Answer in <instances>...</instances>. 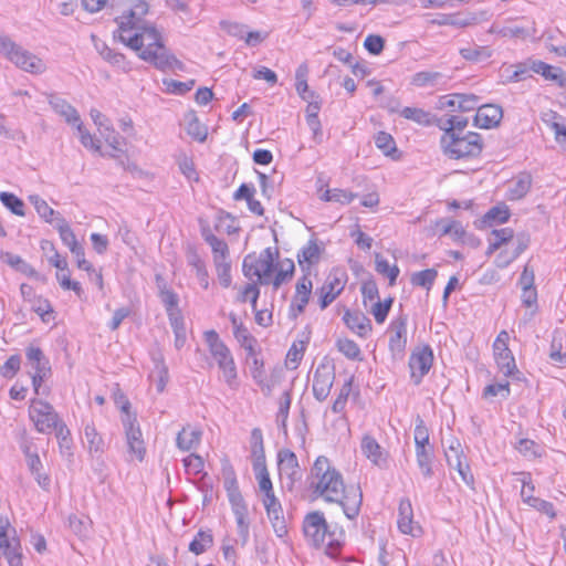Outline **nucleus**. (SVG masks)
Masks as SVG:
<instances>
[{"instance_id": "obj_1", "label": "nucleus", "mask_w": 566, "mask_h": 566, "mask_svg": "<svg viewBox=\"0 0 566 566\" xmlns=\"http://www.w3.org/2000/svg\"><path fill=\"white\" fill-rule=\"evenodd\" d=\"M114 38L137 53V56L155 69L167 71H186L184 62L165 45L161 32L154 23L127 28L114 32Z\"/></svg>"}, {"instance_id": "obj_2", "label": "nucleus", "mask_w": 566, "mask_h": 566, "mask_svg": "<svg viewBox=\"0 0 566 566\" xmlns=\"http://www.w3.org/2000/svg\"><path fill=\"white\" fill-rule=\"evenodd\" d=\"M310 488L313 493L329 503L343 507L347 518L354 520L360 511L363 493L358 485L346 486L342 474L331 465L326 457H318L311 469Z\"/></svg>"}, {"instance_id": "obj_3", "label": "nucleus", "mask_w": 566, "mask_h": 566, "mask_svg": "<svg viewBox=\"0 0 566 566\" xmlns=\"http://www.w3.org/2000/svg\"><path fill=\"white\" fill-rule=\"evenodd\" d=\"M303 533L306 541L318 548L326 546V553L335 557L345 541V531L337 524H328L321 511H313L305 515Z\"/></svg>"}, {"instance_id": "obj_4", "label": "nucleus", "mask_w": 566, "mask_h": 566, "mask_svg": "<svg viewBox=\"0 0 566 566\" xmlns=\"http://www.w3.org/2000/svg\"><path fill=\"white\" fill-rule=\"evenodd\" d=\"M440 147L449 159L476 158L483 150V138L479 133L468 132L465 134H442Z\"/></svg>"}, {"instance_id": "obj_5", "label": "nucleus", "mask_w": 566, "mask_h": 566, "mask_svg": "<svg viewBox=\"0 0 566 566\" xmlns=\"http://www.w3.org/2000/svg\"><path fill=\"white\" fill-rule=\"evenodd\" d=\"M279 251L271 248L264 249L259 255L250 253L244 256L242 263L243 275L248 279L256 276L260 284H269L272 272L275 269V258Z\"/></svg>"}, {"instance_id": "obj_6", "label": "nucleus", "mask_w": 566, "mask_h": 566, "mask_svg": "<svg viewBox=\"0 0 566 566\" xmlns=\"http://www.w3.org/2000/svg\"><path fill=\"white\" fill-rule=\"evenodd\" d=\"M0 52L25 72L40 74L45 70V64L41 59L2 34H0Z\"/></svg>"}, {"instance_id": "obj_7", "label": "nucleus", "mask_w": 566, "mask_h": 566, "mask_svg": "<svg viewBox=\"0 0 566 566\" xmlns=\"http://www.w3.org/2000/svg\"><path fill=\"white\" fill-rule=\"evenodd\" d=\"M29 417L40 433L49 434L59 427L63 420L53 406L42 399H32L29 408Z\"/></svg>"}, {"instance_id": "obj_8", "label": "nucleus", "mask_w": 566, "mask_h": 566, "mask_svg": "<svg viewBox=\"0 0 566 566\" xmlns=\"http://www.w3.org/2000/svg\"><path fill=\"white\" fill-rule=\"evenodd\" d=\"M277 468L282 486L293 491L296 482L301 481L302 473L296 454L290 449L277 452Z\"/></svg>"}, {"instance_id": "obj_9", "label": "nucleus", "mask_w": 566, "mask_h": 566, "mask_svg": "<svg viewBox=\"0 0 566 566\" xmlns=\"http://www.w3.org/2000/svg\"><path fill=\"white\" fill-rule=\"evenodd\" d=\"M128 453L142 462L146 455L145 441L136 415L122 418Z\"/></svg>"}, {"instance_id": "obj_10", "label": "nucleus", "mask_w": 566, "mask_h": 566, "mask_svg": "<svg viewBox=\"0 0 566 566\" xmlns=\"http://www.w3.org/2000/svg\"><path fill=\"white\" fill-rule=\"evenodd\" d=\"M433 364V350L430 345L417 347L409 357L410 377L412 382L418 386L423 377L429 373Z\"/></svg>"}, {"instance_id": "obj_11", "label": "nucleus", "mask_w": 566, "mask_h": 566, "mask_svg": "<svg viewBox=\"0 0 566 566\" xmlns=\"http://www.w3.org/2000/svg\"><path fill=\"white\" fill-rule=\"evenodd\" d=\"M335 380V367L334 365L321 363L313 376V395L316 400L324 401L328 397L331 389Z\"/></svg>"}, {"instance_id": "obj_12", "label": "nucleus", "mask_w": 566, "mask_h": 566, "mask_svg": "<svg viewBox=\"0 0 566 566\" xmlns=\"http://www.w3.org/2000/svg\"><path fill=\"white\" fill-rule=\"evenodd\" d=\"M407 323L408 315L401 313L389 325V350L394 356L402 355L407 345Z\"/></svg>"}, {"instance_id": "obj_13", "label": "nucleus", "mask_w": 566, "mask_h": 566, "mask_svg": "<svg viewBox=\"0 0 566 566\" xmlns=\"http://www.w3.org/2000/svg\"><path fill=\"white\" fill-rule=\"evenodd\" d=\"M397 525L402 534L418 537L422 534V528L413 522V510L409 499H401L398 506Z\"/></svg>"}, {"instance_id": "obj_14", "label": "nucleus", "mask_w": 566, "mask_h": 566, "mask_svg": "<svg viewBox=\"0 0 566 566\" xmlns=\"http://www.w3.org/2000/svg\"><path fill=\"white\" fill-rule=\"evenodd\" d=\"M360 449L363 454L380 469L388 468V452L369 434L361 439Z\"/></svg>"}, {"instance_id": "obj_15", "label": "nucleus", "mask_w": 566, "mask_h": 566, "mask_svg": "<svg viewBox=\"0 0 566 566\" xmlns=\"http://www.w3.org/2000/svg\"><path fill=\"white\" fill-rule=\"evenodd\" d=\"M503 117L502 107L495 104H485L478 107L474 116V125L490 129L496 127Z\"/></svg>"}, {"instance_id": "obj_16", "label": "nucleus", "mask_w": 566, "mask_h": 566, "mask_svg": "<svg viewBox=\"0 0 566 566\" xmlns=\"http://www.w3.org/2000/svg\"><path fill=\"white\" fill-rule=\"evenodd\" d=\"M148 11L149 4L144 0H137V2L133 6L127 14H123L122 17L115 19L118 24L116 32H120L122 27L127 28L128 25L140 27L149 24L150 22H147L143 19V17L148 13Z\"/></svg>"}, {"instance_id": "obj_17", "label": "nucleus", "mask_w": 566, "mask_h": 566, "mask_svg": "<svg viewBox=\"0 0 566 566\" xmlns=\"http://www.w3.org/2000/svg\"><path fill=\"white\" fill-rule=\"evenodd\" d=\"M322 249L316 239H311L297 253V262L303 273L311 274V268L317 264L321 258Z\"/></svg>"}, {"instance_id": "obj_18", "label": "nucleus", "mask_w": 566, "mask_h": 566, "mask_svg": "<svg viewBox=\"0 0 566 566\" xmlns=\"http://www.w3.org/2000/svg\"><path fill=\"white\" fill-rule=\"evenodd\" d=\"M343 321L346 326L360 337H366L373 331L370 319L361 312L345 311Z\"/></svg>"}, {"instance_id": "obj_19", "label": "nucleus", "mask_w": 566, "mask_h": 566, "mask_svg": "<svg viewBox=\"0 0 566 566\" xmlns=\"http://www.w3.org/2000/svg\"><path fill=\"white\" fill-rule=\"evenodd\" d=\"M344 290V281L337 276H328L318 290L319 307L325 310Z\"/></svg>"}, {"instance_id": "obj_20", "label": "nucleus", "mask_w": 566, "mask_h": 566, "mask_svg": "<svg viewBox=\"0 0 566 566\" xmlns=\"http://www.w3.org/2000/svg\"><path fill=\"white\" fill-rule=\"evenodd\" d=\"M151 360L154 368L149 377L155 381L157 391L161 394L169 380L168 367L165 364L164 355L160 352L153 353Z\"/></svg>"}, {"instance_id": "obj_21", "label": "nucleus", "mask_w": 566, "mask_h": 566, "mask_svg": "<svg viewBox=\"0 0 566 566\" xmlns=\"http://www.w3.org/2000/svg\"><path fill=\"white\" fill-rule=\"evenodd\" d=\"M256 190L254 185L252 184H241L240 187L233 193V200L240 201L245 200L248 205V209L256 214L263 216L264 208L259 200L254 198Z\"/></svg>"}, {"instance_id": "obj_22", "label": "nucleus", "mask_w": 566, "mask_h": 566, "mask_svg": "<svg viewBox=\"0 0 566 566\" xmlns=\"http://www.w3.org/2000/svg\"><path fill=\"white\" fill-rule=\"evenodd\" d=\"M156 284L158 287V296L166 310V313H171L179 308V296L171 289L160 275H156Z\"/></svg>"}, {"instance_id": "obj_23", "label": "nucleus", "mask_w": 566, "mask_h": 566, "mask_svg": "<svg viewBox=\"0 0 566 566\" xmlns=\"http://www.w3.org/2000/svg\"><path fill=\"white\" fill-rule=\"evenodd\" d=\"M49 104L55 113L64 117L65 122L70 125L76 124L81 120L78 112L65 99L59 96H50Z\"/></svg>"}, {"instance_id": "obj_24", "label": "nucleus", "mask_w": 566, "mask_h": 566, "mask_svg": "<svg viewBox=\"0 0 566 566\" xmlns=\"http://www.w3.org/2000/svg\"><path fill=\"white\" fill-rule=\"evenodd\" d=\"M459 54L468 62L480 63L490 59L493 54V50L486 45L470 43L461 48Z\"/></svg>"}, {"instance_id": "obj_25", "label": "nucleus", "mask_w": 566, "mask_h": 566, "mask_svg": "<svg viewBox=\"0 0 566 566\" xmlns=\"http://www.w3.org/2000/svg\"><path fill=\"white\" fill-rule=\"evenodd\" d=\"M25 357L30 363L34 373L51 374V365L49 359L45 357L43 350L36 346H28L25 348Z\"/></svg>"}, {"instance_id": "obj_26", "label": "nucleus", "mask_w": 566, "mask_h": 566, "mask_svg": "<svg viewBox=\"0 0 566 566\" xmlns=\"http://www.w3.org/2000/svg\"><path fill=\"white\" fill-rule=\"evenodd\" d=\"M433 447L431 444L416 447V460L422 475L430 479L433 475Z\"/></svg>"}, {"instance_id": "obj_27", "label": "nucleus", "mask_w": 566, "mask_h": 566, "mask_svg": "<svg viewBox=\"0 0 566 566\" xmlns=\"http://www.w3.org/2000/svg\"><path fill=\"white\" fill-rule=\"evenodd\" d=\"M201 436L202 432L199 429L182 428L177 434L176 444L181 451H190L200 444Z\"/></svg>"}, {"instance_id": "obj_28", "label": "nucleus", "mask_w": 566, "mask_h": 566, "mask_svg": "<svg viewBox=\"0 0 566 566\" xmlns=\"http://www.w3.org/2000/svg\"><path fill=\"white\" fill-rule=\"evenodd\" d=\"M187 261L188 264L196 270V275L201 286L207 290L209 286V274L203 260L200 258L197 250L192 247H190L187 251Z\"/></svg>"}, {"instance_id": "obj_29", "label": "nucleus", "mask_w": 566, "mask_h": 566, "mask_svg": "<svg viewBox=\"0 0 566 566\" xmlns=\"http://www.w3.org/2000/svg\"><path fill=\"white\" fill-rule=\"evenodd\" d=\"M185 120L187 134L195 140L203 143L207 139L208 130L207 127L199 122L196 112L192 109L187 112Z\"/></svg>"}, {"instance_id": "obj_30", "label": "nucleus", "mask_w": 566, "mask_h": 566, "mask_svg": "<svg viewBox=\"0 0 566 566\" xmlns=\"http://www.w3.org/2000/svg\"><path fill=\"white\" fill-rule=\"evenodd\" d=\"M532 187V176L528 172H521L516 179L513 180L512 186L509 188L510 200H521L530 191Z\"/></svg>"}, {"instance_id": "obj_31", "label": "nucleus", "mask_w": 566, "mask_h": 566, "mask_svg": "<svg viewBox=\"0 0 566 566\" xmlns=\"http://www.w3.org/2000/svg\"><path fill=\"white\" fill-rule=\"evenodd\" d=\"M31 474L34 476L38 485L44 490L50 491L51 476L43 471V464L39 455H33L27 463Z\"/></svg>"}, {"instance_id": "obj_32", "label": "nucleus", "mask_w": 566, "mask_h": 566, "mask_svg": "<svg viewBox=\"0 0 566 566\" xmlns=\"http://www.w3.org/2000/svg\"><path fill=\"white\" fill-rule=\"evenodd\" d=\"M2 261L13 268L15 271L29 276V277H38L39 273L36 270L24 261L21 256L6 252L1 256Z\"/></svg>"}, {"instance_id": "obj_33", "label": "nucleus", "mask_w": 566, "mask_h": 566, "mask_svg": "<svg viewBox=\"0 0 566 566\" xmlns=\"http://www.w3.org/2000/svg\"><path fill=\"white\" fill-rule=\"evenodd\" d=\"M53 431L55 432L61 454L67 459H71L73 457V440L70 429L63 421Z\"/></svg>"}, {"instance_id": "obj_34", "label": "nucleus", "mask_w": 566, "mask_h": 566, "mask_svg": "<svg viewBox=\"0 0 566 566\" xmlns=\"http://www.w3.org/2000/svg\"><path fill=\"white\" fill-rule=\"evenodd\" d=\"M494 358L499 369L504 374V376L514 377L515 374H520L518 369L516 368L515 358L511 349L502 353L496 352Z\"/></svg>"}, {"instance_id": "obj_35", "label": "nucleus", "mask_w": 566, "mask_h": 566, "mask_svg": "<svg viewBox=\"0 0 566 566\" xmlns=\"http://www.w3.org/2000/svg\"><path fill=\"white\" fill-rule=\"evenodd\" d=\"M268 517L270 518V522L272 524V527L275 532V534L279 537H283L287 534V526L286 522L283 515V509L282 505L271 506L265 509Z\"/></svg>"}, {"instance_id": "obj_36", "label": "nucleus", "mask_w": 566, "mask_h": 566, "mask_svg": "<svg viewBox=\"0 0 566 566\" xmlns=\"http://www.w3.org/2000/svg\"><path fill=\"white\" fill-rule=\"evenodd\" d=\"M55 228L59 231L62 242L70 249L71 252L80 248L81 244L77 242L76 237L69 226L67 221L63 217L56 218Z\"/></svg>"}, {"instance_id": "obj_37", "label": "nucleus", "mask_w": 566, "mask_h": 566, "mask_svg": "<svg viewBox=\"0 0 566 566\" xmlns=\"http://www.w3.org/2000/svg\"><path fill=\"white\" fill-rule=\"evenodd\" d=\"M84 436L91 454H102L105 450V443L102 436L96 431L93 423H87L84 428Z\"/></svg>"}, {"instance_id": "obj_38", "label": "nucleus", "mask_w": 566, "mask_h": 566, "mask_svg": "<svg viewBox=\"0 0 566 566\" xmlns=\"http://www.w3.org/2000/svg\"><path fill=\"white\" fill-rule=\"evenodd\" d=\"M292 402L291 389H286L283 391L280 401H279V410L276 413V421L279 428L282 429L284 434H287V418L290 412V407Z\"/></svg>"}, {"instance_id": "obj_39", "label": "nucleus", "mask_w": 566, "mask_h": 566, "mask_svg": "<svg viewBox=\"0 0 566 566\" xmlns=\"http://www.w3.org/2000/svg\"><path fill=\"white\" fill-rule=\"evenodd\" d=\"M213 544V535L210 530H200L189 544V551L196 555L205 553Z\"/></svg>"}, {"instance_id": "obj_40", "label": "nucleus", "mask_w": 566, "mask_h": 566, "mask_svg": "<svg viewBox=\"0 0 566 566\" xmlns=\"http://www.w3.org/2000/svg\"><path fill=\"white\" fill-rule=\"evenodd\" d=\"M511 212L507 206L499 205L492 207L482 218L481 222L485 226H492L493 222L505 223L510 219Z\"/></svg>"}, {"instance_id": "obj_41", "label": "nucleus", "mask_w": 566, "mask_h": 566, "mask_svg": "<svg viewBox=\"0 0 566 566\" xmlns=\"http://www.w3.org/2000/svg\"><path fill=\"white\" fill-rule=\"evenodd\" d=\"M523 502L547 515L551 520L556 517V511L552 502L535 497L531 494H526L525 492H523Z\"/></svg>"}, {"instance_id": "obj_42", "label": "nucleus", "mask_w": 566, "mask_h": 566, "mask_svg": "<svg viewBox=\"0 0 566 566\" xmlns=\"http://www.w3.org/2000/svg\"><path fill=\"white\" fill-rule=\"evenodd\" d=\"M375 269L379 274L388 277L389 285H394L396 283V280L400 272L398 265H390L389 262L386 259H384L379 253H376L375 255Z\"/></svg>"}, {"instance_id": "obj_43", "label": "nucleus", "mask_w": 566, "mask_h": 566, "mask_svg": "<svg viewBox=\"0 0 566 566\" xmlns=\"http://www.w3.org/2000/svg\"><path fill=\"white\" fill-rule=\"evenodd\" d=\"M206 342L209 345V349L213 358L223 357L230 353L227 345L220 339L218 333L213 329L205 333Z\"/></svg>"}, {"instance_id": "obj_44", "label": "nucleus", "mask_w": 566, "mask_h": 566, "mask_svg": "<svg viewBox=\"0 0 566 566\" xmlns=\"http://www.w3.org/2000/svg\"><path fill=\"white\" fill-rule=\"evenodd\" d=\"M437 276L438 271L436 269H427L413 273L410 277V282L413 286H420L426 289L427 291H430Z\"/></svg>"}, {"instance_id": "obj_45", "label": "nucleus", "mask_w": 566, "mask_h": 566, "mask_svg": "<svg viewBox=\"0 0 566 566\" xmlns=\"http://www.w3.org/2000/svg\"><path fill=\"white\" fill-rule=\"evenodd\" d=\"M30 202L34 206L39 216L49 223H52L53 217H62L57 211L53 210L48 202L38 195L29 197Z\"/></svg>"}, {"instance_id": "obj_46", "label": "nucleus", "mask_w": 566, "mask_h": 566, "mask_svg": "<svg viewBox=\"0 0 566 566\" xmlns=\"http://www.w3.org/2000/svg\"><path fill=\"white\" fill-rule=\"evenodd\" d=\"M219 368L222 370L226 382L231 387L237 379V367L231 353L223 357L216 358Z\"/></svg>"}, {"instance_id": "obj_47", "label": "nucleus", "mask_w": 566, "mask_h": 566, "mask_svg": "<svg viewBox=\"0 0 566 566\" xmlns=\"http://www.w3.org/2000/svg\"><path fill=\"white\" fill-rule=\"evenodd\" d=\"M233 335L238 343L247 350L248 356H254V345L256 339L250 334L243 324H240L238 328L233 331Z\"/></svg>"}, {"instance_id": "obj_48", "label": "nucleus", "mask_w": 566, "mask_h": 566, "mask_svg": "<svg viewBox=\"0 0 566 566\" xmlns=\"http://www.w3.org/2000/svg\"><path fill=\"white\" fill-rule=\"evenodd\" d=\"M400 115L409 120H412L422 126L431 125V115L422 108L418 107H403Z\"/></svg>"}, {"instance_id": "obj_49", "label": "nucleus", "mask_w": 566, "mask_h": 566, "mask_svg": "<svg viewBox=\"0 0 566 566\" xmlns=\"http://www.w3.org/2000/svg\"><path fill=\"white\" fill-rule=\"evenodd\" d=\"M357 197V193L344 190V189H327L322 196L321 199L324 201H332V202H339L342 205H348L355 198Z\"/></svg>"}, {"instance_id": "obj_50", "label": "nucleus", "mask_w": 566, "mask_h": 566, "mask_svg": "<svg viewBox=\"0 0 566 566\" xmlns=\"http://www.w3.org/2000/svg\"><path fill=\"white\" fill-rule=\"evenodd\" d=\"M295 271V265L293 260L285 259L281 262L280 269L276 272V275L273 279V286L277 290L284 282L292 279Z\"/></svg>"}, {"instance_id": "obj_51", "label": "nucleus", "mask_w": 566, "mask_h": 566, "mask_svg": "<svg viewBox=\"0 0 566 566\" xmlns=\"http://www.w3.org/2000/svg\"><path fill=\"white\" fill-rule=\"evenodd\" d=\"M214 268L218 280L222 287L228 289L231 285V262L228 259L214 260Z\"/></svg>"}, {"instance_id": "obj_52", "label": "nucleus", "mask_w": 566, "mask_h": 566, "mask_svg": "<svg viewBox=\"0 0 566 566\" xmlns=\"http://www.w3.org/2000/svg\"><path fill=\"white\" fill-rule=\"evenodd\" d=\"M77 133L81 144L93 151L99 153L101 151V143L98 139L94 138L91 133L85 128L83 123L78 120L76 124H74Z\"/></svg>"}, {"instance_id": "obj_53", "label": "nucleus", "mask_w": 566, "mask_h": 566, "mask_svg": "<svg viewBox=\"0 0 566 566\" xmlns=\"http://www.w3.org/2000/svg\"><path fill=\"white\" fill-rule=\"evenodd\" d=\"M446 124L448 126H441V130H443V134H465L464 129L469 124V120L467 117L463 116H457V115H450L446 118Z\"/></svg>"}, {"instance_id": "obj_54", "label": "nucleus", "mask_w": 566, "mask_h": 566, "mask_svg": "<svg viewBox=\"0 0 566 566\" xmlns=\"http://www.w3.org/2000/svg\"><path fill=\"white\" fill-rule=\"evenodd\" d=\"M375 145L385 156H392L397 151L394 137L386 132H378L375 136Z\"/></svg>"}, {"instance_id": "obj_55", "label": "nucleus", "mask_w": 566, "mask_h": 566, "mask_svg": "<svg viewBox=\"0 0 566 566\" xmlns=\"http://www.w3.org/2000/svg\"><path fill=\"white\" fill-rule=\"evenodd\" d=\"M163 84L166 86V91L175 95H185L196 84V80H188L187 82H179L172 78H164Z\"/></svg>"}, {"instance_id": "obj_56", "label": "nucleus", "mask_w": 566, "mask_h": 566, "mask_svg": "<svg viewBox=\"0 0 566 566\" xmlns=\"http://www.w3.org/2000/svg\"><path fill=\"white\" fill-rule=\"evenodd\" d=\"M0 201L6 208L17 216H24V202L11 192H1Z\"/></svg>"}, {"instance_id": "obj_57", "label": "nucleus", "mask_w": 566, "mask_h": 566, "mask_svg": "<svg viewBox=\"0 0 566 566\" xmlns=\"http://www.w3.org/2000/svg\"><path fill=\"white\" fill-rule=\"evenodd\" d=\"M352 386H353V377L347 379L344 382V385L342 386V388L339 389V392L332 405V410L334 413H340L342 411H344L347 400H348V396L352 391Z\"/></svg>"}, {"instance_id": "obj_58", "label": "nucleus", "mask_w": 566, "mask_h": 566, "mask_svg": "<svg viewBox=\"0 0 566 566\" xmlns=\"http://www.w3.org/2000/svg\"><path fill=\"white\" fill-rule=\"evenodd\" d=\"M32 311L36 313L42 322L48 323L50 321L49 315L54 312L52 304L48 298L42 296H35L32 300Z\"/></svg>"}, {"instance_id": "obj_59", "label": "nucleus", "mask_w": 566, "mask_h": 566, "mask_svg": "<svg viewBox=\"0 0 566 566\" xmlns=\"http://www.w3.org/2000/svg\"><path fill=\"white\" fill-rule=\"evenodd\" d=\"M465 458L467 457L463 454L460 441L455 438L451 439L448 449L446 450L448 465H458L459 462Z\"/></svg>"}, {"instance_id": "obj_60", "label": "nucleus", "mask_w": 566, "mask_h": 566, "mask_svg": "<svg viewBox=\"0 0 566 566\" xmlns=\"http://www.w3.org/2000/svg\"><path fill=\"white\" fill-rule=\"evenodd\" d=\"M442 74L440 72H430L422 71L413 74L411 78V84L418 87H423L427 85L436 84L440 78H442Z\"/></svg>"}, {"instance_id": "obj_61", "label": "nucleus", "mask_w": 566, "mask_h": 566, "mask_svg": "<svg viewBox=\"0 0 566 566\" xmlns=\"http://www.w3.org/2000/svg\"><path fill=\"white\" fill-rule=\"evenodd\" d=\"M207 243L211 247L213 253V261L228 259L229 258V248L224 240L219 239L216 235H210L207 238Z\"/></svg>"}, {"instance_id": "obj_62", "label": "nucleus", "mask_w": 566, "mask_h": 566, "mask_svg": "<svg viewBox=\"0 0 566 566\" xmlns=\"http://www.w3.org/2000/svg\"><path fill=\"white\" fill-rule=\"evenodd\" d=\"M338 350L344 354L347 358L356 360L360 359V348L359 346L352 339H338L337 340Z\"/></svg>"}, {"instance_id": "obj_63", "label": "nucleus", "mask_w": 566, "mask_h": 566, "mask_svg": "<svg viewBox=\"0 0 566 566\" xmlns=\"http://www.w3.org/2000/svg\"><path fill=\"white\" fill-rule=\"evenodd\" d=\"M253 472L259 484L260 492H270L273 484L266 465L253 467Z\"/></svg>"}, {"instance_id": "obj_64", "label": "nucleus", "mask_w": 566, "mask_h": 566, "mask_svg": "<svg viewBox=\"0 0 566 566\" xmlns=\"http://www.w3.org/2000/svg\"><path fill=\"white\" fill-rule=\"evenodd\" d=\"M21 357L19 355H11L6 363L0 367V374L7 379L13 378L20 370Z\"/></svg>"}]
</instances>
